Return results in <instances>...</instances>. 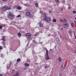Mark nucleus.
<instances>
[{"label": "nucleus", "mask_w": 76, "mask_h": 76, "mask_svg": "<svg viewBox=\"0 0 76 76\" xmlns=\"http://www.w3.org/2000/svg\"><path fill=\"white\" fill-rule=\"evenodd\" d=\"M47 14L46 13L43 14V17H42L43 20V21H45V22H50L51 20V18L50 17L47 18Z\"/></svg>", "instance_id": "f257e3e1"}, {"label": "nucleus", "mask_w": 76, "mask_h": 76, "mask_svg": "<svg viewBox=\"0 0 76 76\" xmlns=\"http://www.w3.org/2000/svg\"><path fill=\"white\" fill-rule=\"evenodd\" d=\"M45 50L46 51V54L45 55V59L46 60H48L50 59L49 56H48V51L46 48L45 49Z\"/></svg>", "instance_id": "f03ea898"}, {"label": "nucleus", "mask_w": 76, "mask_h": 76, "mask_svg": "<svg viewBox=\"0 0 76 76\" xmlns=\"http://www.w3.org/2000/svg\"><path fill=\"white\" fill-rule=\"evenodd\" d=\"M10 9H11V8L8 7L7 6H4L2 8V10L3 11H6L7 10H10Z\"/></svg>", "instance_id": "7ed1b4c3"}, {"label": "nucleus", "mask_w": 76, "mask_h": 76, "mask_svg": "<svg viewBox=\"0 0 76 76\" xmlns=\"http://www.w3.org/2000/svg\"><path fill=\"white\" fill-rule=\"evenodd\" d=\"M9 15L10 16H11V17L10 18V19L12 20L13 19V18L14 17V15H13V14L12 13V12H9Z\"/></svg>", "instance_id": "20e7f679"}, {"label": "nucleus", "mask_w": 76, "mask_h": 76, "mask_svg": "<svg viewBox=\"0 0 76 76\" xmlns=\"http://www.w3.org/2000/svg\"><path fill=\"white\" fill-rule=\"evenodd\" d=\"M56 41L57 42V43L58 45H60V40L58 38H56Z\"/></svg>", "instance_id": "39448f33"}, {"label": "nucleus", "mask_w": 76, "mask_h": 76, "mask_svg": "<svg viewBox=\"0 0 76 76\" xmlns=\"http://www.w3.org/2000/svg\"><path fill=\"white\" fill-rule=\"evenodd\" d=\"M26 36H27L29 38H31V34L29 33H28L25 34Z\"/></svg>", "instance_id": "423d86ee"}, {"label": "nucleus", "mask_w": 76, "mask_h": 76, "mask_svg": "<svg viewBox=\"0 0 76 76\" xmlns=\"http://www.w3.org/2000/svg\"><path fill=\"white\" fill-rule=\"evenodd\" d=\"M69 26L68 25V24L66 23V24H63V27L64 28H68Z\"/></svg>", "instance_id": "0eeeda50"}, {"label": "nucleus", "mask_w": 76, "mask_h": 76, "mask_svg": "<svg viewBox=\"0 0 76 76\" xmlns=\"http://www.w3.org/2000/svg\"><path fill=\"white\" fill-rule=\"evenodd\" d=\"M12 63L11 62H10L9 64L7 65V69H9V68H10V66H11Z\"/></svg>", "instance_id": "6e6552de"}, {"label": "nucleus", "mask_w": 76, "mask_h": 76, "mask_svg": "<svg viewBox=\"0 0 76 76\" xmlns=\"http://www.w3.org/2000/svg\"><path fill=\"white\" fill-rule=\"evenodd\" d=\"M26 16H29V17H30V16H31V14L30 12H27L26 13Z\"/></svg>", "instance_id": "1a4fd4ad"}, {"label": "nucleus", "mask_w": 76, "mask_h": 76, "mask_svg": "<svg viewBox=\"0 0 76 76\" xmlns=\"http://www.w3.org/2000/svg\"><path fill=\"white\" fill-rule=\"evenodd\" d=\"M70 35L72 36L73 35V33H72V30H69L68 31Z\"/></svg>", "instance_id": "9d476101"}, {"label": "nucleus", "mask_w": 76, "mask_h": 76, "mask_svg": "<svg viewBox=\"0 0 76 76\" xmlns=\"http://www.w3.org/2000/svg\"><path fill=\"white\" fill-rule=\"evenodd\" d=\"M65 69V64L63 63L61 69L62 70H64Z\"/></svg>", "instance_id": "9b49d317"}, {"label": "nucleus", "mask_w": 76, "mask_h": 76, "mask_svg": "<svg viewBox=\"0 0 76 76\" xmlns=\"http://www.w3.org/2000/svg\"><path fill=\"white\" fill-rule=\"evenodd\" d=\"M1 40H2L4 42H5V41H6V38H5V37H2V38L1 39Z\"/></svg>", "instance_id": "f8f14e48"}, {"label": "nucleus", "mask_w": 76, "mask_h": 76, "mask_svg": "<svg viewBox=\"0 0 76 76\" xmlns=\"http://www.w3.org/2000/svg\"><path fill=\"white\" fill-rule=\"evenodd\" d=\"M39 26L40 27L42 28L43 27V24L41 23V22H40L39 23Z\"/></svg>", "instance_id": "ddd939ff"}, {"label": "nucleus", "mask_w": 76, "mask_h": 76, "mask_svg": "<svg viewBox=\"0 0 76 76\" xmlns=\"http://www.w3.org/2000/svg\"><path fill=\"white\" fill-rule=\"evenodd\" d=\"M25 66L26 67H28V66H29V64L28 63H26L25 64Z\"/></svg>", "instance_id": "4468645a"}, {"label": "nucleus", "mask_w": 76, "mask_h": 76, "mask_svg": "<svg viewBox=\"0 0 76 76\" xmlns=\"http://www.w3.org/2000/svg\"><path fill=\"white\" fill-rule=\"evenodd\" d=\"M17 9L18 10H20L21 9V7L19 6H18L17 7Z\"/></svg>", "instance_id": "2eb2a0df"}, {"label": "nucleus", "mask_w": 76, "mask_h": 76, "mask_svg": "<svg viewBox=\"0 0 76 76\" xmlns=\"http://www.w3.org/2000/svg\"><path fill=\"white\" fill-rule=\"evenodd\" d=\"M20 61V58H18L17 60V62H19V61Z\"/></svg>", "instance_id": "dca6fc26"}, {"label": "nucleus", "mask_w": 76, "mask_h": 76, "mask_svg": "<svg viewBox=\"0 0 76 76\" xmlns=\"http://www.w3.org/2000/svg\"><path fill=\"white\" fill-rule=\"evenodd\" d=\"M70 24H71L72 27H73L74 26V24L73 23L71 22L70 23Z\"/></svg>", "instance_id": "f3484780"}, {"label": "nucleus", "mask_w": 76, "mask_h": 76, "mask_svg": "<svg viewBox=\"0 0 76 76\" xmlns=\"http://www.w3.org/2000/svg\"><path fill=\"white\" fill-rule=\"evenodd\" d=\"M56 1L57 4H58L59 3V0H55Z\"/></svg>", "instance_id": "a211bd4d"}, {"label": "nucleus", "mask_w": 76, "mask_h": 76, "mask_svg": "<svg viewBox=\"0 0 76 76\" xmlns=\"http://www.w3.org/2000/svg\"><path fill=\"white\" fill-rule=\"evenodd\" d=\"M56 21H57V20L56 19H53V22H54V23L56 22Z\"/></svg>", "instance_id": "6ab92c4d"}, {"label": "nucleus", "mask_w": 76, "mask_h": 76, "mask_svg": "<svg viewBox=\"0 0 76 76\" xmlns=\"http://www.w3.org/2000/svg\"><path fill=\"white\" fill-rule=\"evenodd\" d=\"M18 35L19 36V37H20V36H21V34L20 33H19L18 34Z\"/></svg>", "instance_id": "aec40b11"}, {"label": "nucleus", "mask_w": 76, "mask_h": 76, "mask_svg": "<svg viewBox=\"0 0 76 76\" xmlns=\"http://www.w3.org/2000/svg\"><path fill=\"white\" fill-rule=\"evenodd\" d=\"M59 20L61 21V22H64V20H63V19H60Z\"/></svg>", "instance_id": "412c9836"}, {"label": "nucleus", "mask_w": 76, "mask_h": 76, "mask_svg": "<svg viewBox=\"0 0 76 76\" xmlns=\"http://www.w3.org/2000/svg\"><path fill=\"white\" fill-rule=\"evenodd\" d=\"M58 60L60 62H61V58H59Z\"/></svg>", "instance_id": "4be33fe9"}, {"label": "nucleus", "mask_w": 76, "mask_h": 76, "mask_svg": "<svg viewBox=\"0 0 76 76\" xmlns=\"http://www.w3.org/2000/svg\"><path fill=\"white\" fill-rule=\"evenodd\" d=\"M39 35V33H37L35 34H34L35 36H37V35Z\"/></svg>", "instance_id": "5701e85b"}, {"label": "nucleus", "mask_w": 76, "mask_h": 76, "mask_svg": "<svg viewBox=\"0 0 76 76\" xmlns=\"http://www.w3.org/2000/svg\"><path fill=\"white\" fill-rule=\"evenodd\" d=\"M35 6L36 7H38V4L37 3H36L35 4Z\"/></svg>", "instance_id": "b1692460"}, {"label": "nucleus", "mask_w": 76, "mask_h": 76, "mask_svg": "<svg viewBox=\"0 0 76 76\" xmlns=\"http://www.w3.org/2000/svg\"><path fill=\"white\" fill-rule=\"evenodd\" d=\"M28 45H28V44H27V46H26V47L25 48L26 50H27V49H28V48H27V47H28Z\"/></svg>", "instance_id": "393cba45"}, {"label": "nucleus", "mask_w": 76, "mask_h": 76, "mask_svg": "<svg viewBox=\"0 0 76 76\" xmlns=\"http://www.w3.org/2000/svg\"><path fill=\"white\" fill-rule=\"evenodd\" d=\"M3 50V48L1 46H0V51Z\"/></svg>", "instance_id": "a878e982"}, {"label": "nucleus", "mask_w": 76, "mask_h": 76, "mask_svg": "<svg viewBox=\"0 0 76 76\" xmlns=\"http://www.w3.org/2000/svg\"><path fill=\"white\" fill-rule=\"evenodd\" d=\"M1 57H2V58L4 57V55H3V54H1Z\"/></svg>", "instance_id": "bb28decb"}, {"label": "nucleus", "mask_w": 76, "mask_h": 76, "mask_svg": "<svg viewBox=\"0 0 76 76\" xmlns=\"http://www.w3.org/2000/svg\"><path fill=\"white\" fill-rule=\"evenodd\" d=\"M21 16H20V15H18L16 16L17 18H19V17H20Z\"/></svg>", "instance_id": "cd10ccee"}, {"label": "nucleus", "mask_w": 76, "mask_h": 76, "mask_svg": "<svg viewBox=\"0 0 76 76\" xmlns=\"http://www.w3.org/2000/svg\"><path fill=\"white\" fill-rule=\"evenodd\" d=\"M73 13H74L75 14V13H76V11H73Z\"/></svg>", "instance_id": "c85d7f7f"}, {"label": "nucleus", "mask_w": 76, "mask_h": 76, "mask_svg": "<svg viewBox=\"0 0 76 76\" xmlns=\"http://www.w3.org/2000/svg\"><path fill=\"white\" fill-rule=\"evenodd\" d=\"M66 21H67L66 19H65L64 20V22H66Z\"/></svg>", "instance_id": "c756f323"}, {"label": "nucleus", "mask_w": 76, "mask_h": 76, "mask_svg": "<svg viewBox=\"0 0 76 76\" xmlns=\"http://www.w3.org/2000/svg\"><path fill=\"white\" fill-rule=\"evenodd\" d=\"M2 29V26L0 25V29Z\"/></svg>", "instance_id": "7c9ffc66"}, {"label": "nucleus", "mask_w": 76, "mask_h": 76, "mask_svg": "<svg viewBox=\"0 0 76 76\" xmlns=\"http://www.w3.org/2000/svg\"><path fill=\"white\" fill-rule=\"evenodd\" d=\"M33 42H34V43H36V42H35V40H33Z\"/></svg>", "instance_id": "2f4dec72"}, {"label": "nucleus", "mask_w": 76, "mask_h": 76, "mask_svg": "<svg viewBox=\"0 0 76 76\" xmlns=\"http://www.w3.org/2000/svg\"><path fill=\"white\" fill-rule=\"evenodd\" d=\"M27 5H28V4H24V6H27Z\"/></svg>", "instance_id": "473e14b6"}, {"label": "nucleus", "mask_w": 76, "mask_h": 76, "mask_svg": "<svg viewBox=\"0 0 76 76\" xmlns=\"http://www.w3.org/2000/svg\"><path fill=\"white\" fill-rule=\"evenodd\" d=\"M49 13H52V11H49Z\"/></svg>", "instance_id": "72a5a7b5"}, {"label": "nucleus", "mask_w": 76, "mask_h": 76, "mask_svg": "<svg viewBox=\"0 0 76 76\" xmlns=\"http://www.w3.org/2000/svg\"><path fill=\"white\" fill-rule=\"evenodd\" d=\"M33 54H35V52H34V50H33Z\"/></svg>", "instance_id": "f704fd0d"}, {"label": "nucleus", "mask_w": 76, "mask_h": 76, "mask_svg": "<svg viewBox=\"0 0 76 76\" xmlns=\"http://www.w3.org/2000/svg\"><path fill=\"white\" fill-rule=\"evenodd\" d=\"M74 53H76V50H75L74 51Z\"/></svg>", "instance_id": "c9c22d12"}, {"label": "nucleus", "mask_w": 76, "mask_h": 76, "mask_svg": "<svg viewBox=\"0 0 76 76\" xmlns=\"http://www.w3.org/2000/svg\"><path fill=\"white\" fill-rule=\"evenodd\" d=\"M59 76H62V74H60Z\"/></svg>", "instance_id": "e433bc0d"}, {"label": "nucleus", "mask_w": 76, "mask_h": 76, "mask_svg": "<svg viewBox=\"0 0 76 76\" xmlns=\"http://www.w3.org/2000/svg\"><path fill=\"white\" fill-rule=\"evenodd\" d=\"M48 67V66H45V69H47V67Z\"/></svg>", "instance_id": "4c0bfd02"}, {"label": "nucleus", "mask_w": 76, "mask_h": 76, "mask_svg": "<svg viewBox=\"0 0 76 76\" xmlns=\"http://www.w3.org/2000/svg\"><path fill=\"white\" fill-rule=\"evenodd\" d=\"M71 8V7H68V9H70Z\"/></svg>", "instance_id": "58836bf2"}, {"label": "nucleus", "mask_w": 76, "mask_h": 76, "mask_svg": "<svg viewBox=\"0 0 76 76\" xmlns=\"http://www.w3.org/2000/svg\"><path fill=\"white\" fill-rule=\"evenodd\" d=\"M50 51H53V50H52V49H50Z\"/></svg>", "instance_id": "ea45409f"}, {"label": "nucleus", "mask_w": 76, "mask_h": 76, "mask_svg": "<svg viewBox=\"0 0 76 76\" xmlns=\"http://www.w3.org/2000/svg\"><path fill=\"white\" fill-rule=\"evenodd\" d=\"M3 76V75H2V74H0V76Z\"/></svg>", "instance_id": "a19ab883"}, {"label": "nucleus", "mask_w": 76, "mask_h": 76, "mask_svg": "<svg viewBox=\"0 0 76 76\" xmlns=\"http://www.w3.org/2000/svg\"><path fill=\"white\" fill-rule=\"evenodd\" d=\"M40 12L41 13H42V11H40Z\"/></svg>", "instance_id": "79ce46f5"}, {"label": "nucleus", "mask_w": 76, "mask_h": 76, "mask_svg": "<svg viewBox=\"0 0 76 76\" xmlns=\"http://www.w3.org/2000/svg\"><path fill=\"white\" fill-rule=\"evenodd\" d=\"M48 37L50 36V34H48Z\"/></svg>", "instance_id": "37998d69"}, {"label": "nucleus", "mask_w": 76, "mask_h": 76, "mask_svg": "<svg viewBox=\"0 0 76 76\" xmlns=\"http://www.w3.org/2000/svg\"><path fill=\"white\" fill-rule=\"evenodd\" d=\"M6 0H2V1H6Z\"/></svg>", "instance_id": "c03bdc74"}, {"label": "nucleus", "mask_w": 76, "mask_h": 76, "mask_svg": "<svg viewBox=\"0 0 76 76\" xmlns=\"http://www.w3.org/2000/svg\"><path fill=\"white\" fill-rule=\"evenodd\" d=\"M61 11H63V9H61Z\"/></svg>", "instance_id": "a18cd8bd"}, {"label": "nucleus", "mask_w": 76, "mask_h": 76, "mask_svg": "<svg viewBox=\"0 0 76 76\" xmlns=\"http://www.w3.org/2000/svg\"><path fill=\"white\" fill-rule=\"evenodd\" d=\"M61 30H63V28H61Z\"/></svg>", "instance_id": "49530a36"}, {"label": "nucleus", "mask_w": 76, "mask_h": 76, "mask_svg": "<svg viewBox=\"0 0 76 76\" xmlns=\"http://www.w3.org/2000/svg\"><path fill=\"white\" fill-rule=\"evenodd\" d=\"M74 23H76V21H74Z\"/></svg>", "instance_id": "de8ad7c7"}, {"label": "nucleus", "mask_w": 76, "mask_h": 76, "mask_svg": "<svg viewBox=\"0 0 76 76\" xmlns=\"http://www.w3.org/2000/svg\"><path fill=\"white\" fill-rule=\"evenodd\" d=\"M18 23H17V26L18 25Z\"/></svg>", "instance_id": "09e8293b"}, {"label": "nucleus", "mask_w": 76, "mask_h": 76, "mask_svg": "<svg viewBox=\"0 0 76 76\" xmlns=\"http://www.w3.org/2000/svg\"><path fill=\"white\" fill-rule=\"evenodd\" d=\"M41 44H42V42H41Z\"/></svg>", "instance_id": "8fccbe9b"}, {"label": "nucleus", "mask_w": 76, "mask_h": 76, "mask_svg": "<svg viewBox=\"0 0 76 76\" xmlns=\"http://www.w3.org/2000/svg\"><path fill=\"white\" fill-rule=\"evenodd\" d=\"M56 46H55V47H54V48H56Z\"/></svg>", "instance_id": "3c124183"}, {"label": "nucleus", "mask_w": 76, "mask_h": 76, "mask_svg": "<svg viewBox=\"0 0 76 76\" xmlns=\"http://www.w3.org/2000/svg\"><path fill=\"white\" fill-rule=\"evenodd\" d=\"M69 6L70 5H69Z\"/></svg>", "instance_id": "603ef678"}]
</instances>
